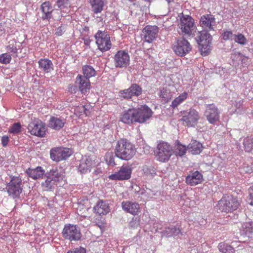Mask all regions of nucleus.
I'll list each match as a JSON object with an SVG mask.
<instances>
[{"instance_id": "obj_1", "label": "nucleus", "mask_w": 253, "mask_h": 253, "mask_svg": "<svg viewBox=\"0 0 253 253\" xmlns=\"http://www.w3.org/2000/svg\"><path fill=\"white\" fill-rule=\"evenodd\" d=\"M115 153L118 158H131L135 153V150L127 139H121L117 143Z\"/></svg>"}, {"instance_id": "obj_2", "label": "nucleus", "mask_w": 253, "mask_h": 253, "mask_svg": "<svg viewBox=\"0 0 253 253\" xmlns=\"http://www.w3.org/2000/svg\"><path fill=\"white\" fill-rule=\"evenodd\" d=\"M209 32L206 30L199 32L198 36L196 38L199 50L203 56L207 55L210 50V45L212 38Z\"/></svg>"}, {"instance_id": "obj_3", "label": "nucleus", "mask_w": 253, "mask_h": 253, "mask_svg": "<svg viewBox=\"0 0 253 253\" xmlns=\"http://www.w3.org/2000/svg\"><path fill=\"white\" fill-rule=\"evenodd\" d=\"M46 179L42 183V186L45 190H51L55 185L63 180V176L60 174L56 168L51 169L45 174Z\"/></svg>"}, {"instance_id": "obj_4", "label": "nucleus", "mask_w": 253, "mask_h": 253, "mask_svg": "<svg viewBox=\"0 0 253 253\" xmlns=\"http://www.w3.org/2000/svg\"><path fill=\"white\" fill-rule=\"evenodd\" d=\"M5 189L9 196L13 199L18 198L23 190L21 179L18 176H11Z\"/></svg>"}, {"instance_id": "obj_5", "label": "nucleus", "mask_w": 253, "mask_h": 253, "mask_svg": "<svg viewBox=\"0 0 253 253\" xmlns=\"http://www.w3.org/2000/svg\"><path fill=\"white\" fill-rule=\"evenodd\" d=\"M182 118L180 120L182 124L188 127H194L200 119L199 112L193 108L181 113Z\"/></svg>"}, {"instance_id": "obj_6", "label": "nucleus", "mask_w": 253, "mask_h": 253, "mask_svg": "<svg viewBox=\"0 0 253 253\" xmlns=\"http://www.w3.org/2000/svg\"><path fill=\"white\" fill-rule=\"evenodd\" d=\"M180 23L178 24L182 33L185 35L191 36L195 32L196 26L194 19L189 15L181 13L179 15Z\"/></svg>"}, {"instance_id": "obj_7", "label": "nucleus", "mask_w": 253, "mask_h": 253, "mask_svg": "<svg viewBox=\"0 0 253 253\" xmlns=\"http://www.w3.org/2000/svg\"><path fill=\"white\" fill-rule=\"evenodd\" d=\"M98 48L101 52L110 50L112 46L110 37L105 31L98 30L94 36Z\"/></svg>"}, {"instance_id": "obj_8", "label": "nucleus", "mask_w": 253, "mask_h": 253, "mask_svg": "<svg viewBox=\"0 0 253 253\" xmlns=\"http://www.w3.org/2000/svg\"><path fill=\"white\" fill-rule=\"evenodd\" d=\"M62 235L65 240L70 242L80 241L82 237L80 228L77 225L71 224L64 225Z\"/></svg>"}, {"instance_id": "obj_9", "label": "nucleus", "mask_w": 253, "mask_h": 253, "mask_svg": "<svg viewBox=\"0 0 253 253\" xmlns=\"http://www.w3.org/2000/svg\"><path fill=\"white\" fill-rule=\"evenodd\" d=\"M172 49L177 56L183 57L191 51L192 46L187 40L181 37L173 43Z\"/></svg>"}, {"instance_id": "obj_10", "label": "nucleus", "mask_w": 253, "mask_h": 253, "mask_svg": "<svg viewBox=\"0 0 253 253\" xmlns=\"http://www.w3.org/2000/svg\"><path fill=\"white\" fill-rule=\"evenodd\" d=\"M239 203L237 200L232 196L221 199L218 203V209L222 212H231L237 209Z\"/></svg>"}, {"instance_id": "obj_11", "label": "nucleus", "mask_w": 253, "mask_h": 253, "mask_svg": "<svg viewBox=\"0 0 253 253\" xmlns=\"http://www.w3.org/2000/svg\"><path fill=\"white\" fill-rule=\"evenodd\" d=\"M114 65L116 68H126L129 65L130 57L125 50H119L113 57Z\"/></svg>"}, {"instance_id": "obj_12", "label": "nucleus", "mask_w": 253, "mask_h": 253, "mask_svg": "<svg viewBox=\"0 0 253 253\" xmlns=\"http://www.w3.org/2000/svg\"><path fill=\"white\" fill-rule=\"evenodd\" d=\"M142 92V87L136 83L131 84L128 88L121 90L119 91L120 97L125 99H131L133 96L137 97Z\"/></svg>"}, {"instance_id": "obj_13", "label": "nucleus", "mask_w": 253, "mask_h": 253, "mask_svg": "<svg viewBox=\"0 0 253 253\" xmlns=\"http://www.w3.org/2000/svg\"><path fill=\"white\" fill-rule=\"evenodd\" d=\"M132 169L127 165H123L119 170L114 174L109 175L108 178L112 180H128L131 177Z\"/></svg>"}, {"instance_id": "obj_14", "label": "nucleus", "mask_w": 253, "mask_h": 253, "mask_svg": "<svg viewBox=\"0 0 253 253\" xmlns=\"http://www.w3.org/2000/svg\"><path fill=\"white\" fill-rule=\"evenodd\" d=\"M136 123H143L152 115V111L146 105L142 106L137 109L134 108Z\"/></svg>"}, {"instance_id": "obj_15", "label": "nucleus", "mask_w": 253, "mask_h": 253, "mask_svg": "<svg viewBox=\"0 0 253 253\" xmlns=\"http://www.w3.org/2000/svg\"><path fill=\"white\" fill-rule=\"evenodd\" d=\"M28 129L32 135L44 137L45 134V126L41 121L37 120L30 123Z\"/></svg>"}, {"instance_id": "obj_16", "label": "nucleus", "mask_w": 253, "mask_h": 253, "mask_svg": "<svg viewBox=\"0 0 253 253\" xmlns=\"http://www.w3.org/2000/svg\"><path fill=\"white\" fill-rule=\"evenodd\" d=\"M173 153V150L168 142L161 141L157 145L156 154L159 158H169Z\"/></svg>"}, {"instance_id": "obj_17", "label": "nucleus", "mask_w": 253, "mask_h": 253, "mask_svg": "<svg viewBox=\"0 0 253 253\" xmlns=\"http://www.w3.org/2000/svg\"><path fill=\"white\" fill-rule=\"evenodd\" d=\"M205 116L211 124H215L219 121V112L213 104L207 105L205 112Z\"/></svg>"}, {"instance_id": "obj_18", "label": "nucleus", "mask_w": 253, "mask_h": 253, "mask_svg": "<svg viewBox=\"0 0 253 253\" xmlns=\"http://www.w3.org/2000/svg\"><path fill=\"white\" fill-rule=\"evenodd\" d=\"M144 42L151 43L156 39L159 32V28L157 26L147 25L142 31Z\"/></svg>"}, {"instance_id": "obj_19", "label": "nucleus", "mask_w": 253, "mask_h": 253, "mask_svg": "<svg viewBox=\"0 0 253 253\" xmlns=\"http://www.w3.org/2000/svg\"><path fill=\"white\" fill-rule=\"evenodd\" d=\"M200 26L206 31H214L216 24L214 16L211 14L202 15L200 20Z\"/></svg>"}, {"instance_id": "obj_20", "label": "nucleus", "mask_w": 253, "mask_h": 253, "mask_svg": "<svg viewBox=\"0 0 253 253\" xmlns=\"http://www.w3.org/2000/svg\"><path fill=\"white\" fill-rule=\"evenodd\" d=\"M73 153L72 149L68 148L55 147L50 150V158H67Z\"/></svg>"}, {"instance_id": "obj_21", "label": "nucleus", "mask_w": 253, "mask_h": 253, "mask_svg": "<svg viewBox=\"0 0 253 253\" xmlns=\"http://www.w3.org/2000/svg\"><path fill=\"white\" fill-rule=\"evenodd\" d=\"M122 209L126 212L135 215L140 212V206L138 203L126 201L121 204Z\"/></svg>"}, {"instance_id": "obj_22", "label": "nucleus", "mask_w": 253, "mask_h": 253, "mask_svg": "<svg viewBox=\"0 0 253 253\" xmlns=\"http://www.w3.org/2000/svg\"><path fill=\"white\" fill-rule=\"evenodd\" d=\"M203 176L198 171L191 172L185 178L186 183L190 186H196L203 181Z\"/></svg>"}, {"instance_id": "obj_23", "label": "nucleus", "mask_w": 253, "mask_h": 253, "mask_svg": "<svg viewBox=\"0 0 253 253\" xmlns=\"http://www.w3.org/2000/svg\"><path fill=\"white\" fill-rule=\"evenodd\" d=\"M76 83L78 84L79 90L83 94L86 93L90 88L89 80L81 75L76 77Z\"/></svg>"}, {"instance_id": "obj_24", "label": "nucleus", "mask_w": 253, "mask_h": 253, "mask_svg": "<svg viewBox=\"0 0 253 253\" xmlns=\"http://www.w3.org/2000/svg\"><path fill=\"white\" fill-rule=\"evenodd\" d=\"M94 212L99 215H105L110 211L109 204L101 200H99L93 207Z\"/></svg>"}, {"instance_id": "obj_25", "label": "nucleus", "mask_w": 253, "mask_h": 253, "mask_svg": "<svg viewBox=\"0 0 253 253\" xmlns=\"http://www.w3.org/2000/svg\"><path fill=\"white\" fill-rule=\"evenodd\" d=\"M134 108L129 109L122 114L120 121L125 124H131L136 123Z\"/></svg>"}, {"instance_id": "obj_26", "label": "nucleus", "mask_w": 253, "mask_h": 253, "mask_svg": "<svg viewBox=\"0 0 253 253\" xmlns=\"http://www.w3.org/2000/svg\"><path fill=\"white\" fill-rule=\"evenodd\" d=\"M41 10L42 15V19L43 20H49L52 17L53 9L51 3L49 1L43 2L41 5Z\"/></svg>"}, {"instance_id": "obj_27", "label": "nucleus", "mask_w": 253, "mask_h": 253, "mask_svg": "<svg viewBox=\"0 0 253 253\" xmlns=\"http://www.w3.org/2000/svg\"><path fill=\"white\" fill-rule=\"evenodd\" d=\"M162 236L171 237L172 236H182L183 233L181 230L173 225H170L165 228V230L161 232Z\"/></svg>"}, {"instance_id": "obj_28", "label": "nucleus", "mask_w": 253, "mask_h": 253, "mask_svg": "<svg viewBox=\"0 0 253 253\" xmlns=\"http://www.w3.org/2000/svg\"><path fill=\"white\" fill-rule=\"evenodd\" d=\"M27 175L33 179H37L42 178L44 174V171L42 167H38L35 169H28L26 170Z\"/></svg>"}, {"instance_id": "obj_29", "label": "nucleus", "mask_w": 253, "mask_h": 253, "mask_svg": "<svg viewBox=\"0 0 253 253\" xmlns=\"http://www.w3.org/2000/svg\"><path fill=\"white\" fill-rule=\"evenodd\" d=\"M65 123L64 120L52 117L49 121L48 126L55 130H60L64 126Z\"/></svg>"}, {"instance_id": "obj_30", "label": "nucleus", "mask_w": 253, "mask_h": 253, "mask_svg": "<svg viewBox=\"0 0 253 253\" xmlns=\"http://www.w3.org/2000/svg\"><path fill=\"white\" fill-rule=\"evenodd\" d=\"M39 67L45 73H50L53 70V64L48 59H41L38 61Z\"/></svg>"}, {"instance_id": "obj_31", "label": "nucleus", "mask_w": 253, "mask_h": 253, "mask_svg": "<svg viewBox=\"0 0 253 253\" xmlns=\"http://www.w3.org/2000/svg\"><path fill=\"white\" fill-rule=\"evenodd\" d=\"M202 144L199 142L193 140L188 145V150L191 152L192 154H199L202 150Z\"/></svg>"}, {"instance_id": "obj_32", "label": "nucleus", "mask_w": 253, "mask_h": 253, "mask_svg": "<svg viewBox=\"0 0 253 253\" xmlns=\"http://www.w3.org/2000/svg\"><path fill=\"white\" fill-rule=\"evenodd\" d=\"M90 3L94 13L101 12L104 6V0H90Z\"/></svg>"}, {"instance_id": "obj_33", "label": "nucleus", "mask_w": 253, "mask_h": 253, "mask_svg": "<svg viewBox=\"0 0 253 253\" xmlns=\"http://www.w3.org/2000/svg\"><path fill=\"white\" fill-rule=\"evenodd\" d=\"M91 165L90 159H81L78 169L81 173L86 172L89 170Z\"/></svg>"}, {"instance_id": "obj_34", "label": "nucleus", "mask_w": 253, "mask_h": 253, "mask_svg": "<svg viewBox=\"0 0 253 253\" xmlns=\"http://www.w3.org/2000/svg\"><path fill=\"white\" fill-rule=\"evenodd\" d=\"M175 144L173 155L177 157H182L187 151L186 146L182 145L179 141H177Z\"/></svg>"}, {"instance_id": "obj_35", "label": "nucleus", "mask_w": 253, "mask_h": 253, "mask_svg": "<svg viewBox=\"0 0 253 253\" xmlns=\"http://www.w3.org/2000/svg\"><path fill=\"white\" fill-rule=\"evenodd\" d=\"M242 230L244 234L249 237L253 234V221H248L242 225Z\"/></svg>"}, {"instance_id": "obj_36", "label": "nucleus", "mask_w": 253, "mask_h": 253, "mask_svg": "<svg viewBox=\"0 0 253 253\" xmlns=\"http://www.w3.org/2000/svg\"><path fill=\"white\" fill-rule=\"evenodd\" d=\"M83 72L84 74L83 77L89 79L90 78L95 75L96 72L94 68L90 65H84L83 67Z\"/></svg>"}, {"instance_id": "obj_37", "label": "nucleus", "mask_w": 253, "mask_h": 253, "mask_svg": "<svg viewBox=\"0 0 253 253\" xmlns=\"http://www.w3.org/2000/svg\"><path fill=\"white\" fill-rule=\"evenodd\" d=\"M6 49L7 52L11 53V55L13 57L17 56L18 49L16 46V42L15 40H12L8 42Z\"/></svg>"}, {"instance_id": "obj_38", "label": "nucleus", "mask_w": 253, "mask_h": 253, "mask_svg": "<svg viewBox=\"0 0 253 253\" xmlns=\"http://www.w3.org/2000/svg\"><path fill=\"white\" fill-rule=\"evenodd\" d=\"M219 251L222 253H235L234 248L223 242L220 243L218 245Z\"/></svg>"}, {"instance_id": "obj_39", "label": "nucleus", "mask_w": 253, "mask_h": 253, "mask_svg": "<svg viewBox=\"0 0 253 253\" xmlns=\"http://www.w3.org/2000/svg\"><path fill=\"white\" fill-rule=\"evenodd\" d=\"M244 146L246 152H250L253 150V137H247L244 139Z\"/></svg>"}, {"instance_id": "obj_40", "label": "nucleus", "mask_w": 253, "mask_h": 253, "mask_svg": "<svg viewBox=\"0 0 253 253\" xmlns=\"http://www.w3.org/2000/svg\"><path fill=\"white\" fill-rule=\"evenodd\" d=\"M187 97V93L184 92L178 97L175 98L172 102L171 106L173 108L177 107L180 103L183 101Z\"/></svg>"}, {"instance_id": "obj_41", "label": "nucleus", "mask_w": 253, "mask_h": 253, "mask_svg": "<svg viewBox=\"0 0 253 253\" xmlns=\"http://www.w3.org/2000/svg\"><path fill=\"white\" fill-rule=\"evenodd\" d=\"M142 171L144 174L147 176H154L156 174L155 169L152 166H144Z\"/></svg>"}, {"instance_id": "obj_42", "label": "nucleus", "mask_w": 253, "mask_h": 253, "mask_svg": "<svg viewBox=\"0 0 253 253\" xmlns=\"http://www.w3.org/2000/svg\"><path fill=\"white\" fill-rule=\"evenodd\" d=\"M55 6L60 9L66 8L70 6L69 0H57Z\"/></svg>"}, {"instance_id": "obj_43", "label": "nucleus", "mask_w": 253, "mask_h": 253, "mask_svg": "<svg viewBox=\"0 0 253 253\" xmlns=\"http://www.w3.org/2000/svg\"><path fill=\"white\" fill-rule=\"evenodd\" d=\"M234 41L236 42L244 45L246 44L247 40L246 37L242 34L234 35Z\"/></svg>"}, {"instance_id": "obj_44", "label": "nucleus", "mask_w": 253, "mask_h": 253, "mask_svg": "<svg viewBox=\"0 0 253 253\" xmlns=\"http://www.w3.org/2000/svg\"><path fill=\"white\" fill-rule=\"evenodd\" d=\"M21 131V126L20 123H14L10 128L9 132L13 134H18Z\"/></svg>"}, {"instance_id": "obj_45", "label": "nucleus", "mask_w": 253, "mask_h": 253, "mask_svg": "<svg viewBox=\"0 0 253 253\" xmlns=\"http://www.w3.org/2000/svg\"><path fill=\"white\" fill-rule=\"evenodd\" d=\"M11 55L8 53H3L0 55V62L3 64H8L11 60Z\"/></svg>"}, {"instance_id": "obj_46", "label": "nucleus", "mask_w": 253, "mask_h": 253, "mask_svg": "<svg viewBox=\"0 0 253 253\" xmlns=\"http://www.w3.org/2000/svg\"><path fill=\"white\" fill-rule=\"evenodd\" d=\"M160 97L165 98L168 101L171 97L170 92L169 90L163 88L160 91Z\"/></svg>"}, {"instance_id": "obj_47", "label": "nucleus", "mask_w": 253, "mask_h": 253, "mask_svg": "<svg viewBox=\"0 0 253 253\" xmlns=\"http://www.w3.org/2000/svg\"><path fill=\"white\" fill-rule=\"evenodd\" d=\"M222 38L224 40H232V37L234 36L233 33L231 31H227L224 32L222 34Z\"/></svg>"}, {"instance_id": "obj_48", "label": "nucleus", "mask_w": 253, "mask_h": 253, "mask_svg": "<svg viewBox=\"0 0 253 253\" xmlns=\"http://www.w3.org/2000/svg\"><path fill=\"white\" fill-rule=\"evenodd\" d=\"M249 196L248 197L249 204L253 206V186H251L248 189Z\"/></svg>"}, {"instance_id": "obj_49", "label": "nucleus", "mask_w": 253, "mask_h": 253, "mask_svg": "<svg viewBox=\"0 0 253 253\" xmlns=\"http://www.w3.org/2000/svg\"><path fill=\"white\" fill-rule=\"evenodd\" d=\"M74 253H86V250L85 248L80 247L73 249Z\"/></svg>"}, {"instance_id": "obj_50", "label": "nucleus", "mask_w": 253, "mask_h": 253, "mask_svg": "<svg viewBox=\"0 0 253 253\" xmlns=\"http://www.w3.org/2000/svg\"><path fill=\"white\" fill-rule=\"evenodd\" d=\"M64 32V28L61 26L58 27L56 29L55 35L58 36H60L63 35Z\"/></svg>"}, {"instance_id": "obj_51", "label": "nucleus", "mask_w": 253, "mask_h": 253, "mask_svg": "<svg viewBox=\"0 0 253 253\" xmlns=\"http://www.w3.org/2000/svg\"><path fill=\"white\" fill-rule=\"evenodd\" d=\"M9 141L8 137L7 136H3L1 138V143L3 146H7Z\"/></svg>"}, {"instance_id": "obj_52", "label": "nucleus", "mask_w": 253, "mask_h": 253, "mask_svg": "<svg viewBox=\"0 0 253 253\" xmlns=\"http://www.w3.org/2000/svg\"><path fill=\"white\" fill-rule=\"evenodd\" d=\"M77 87L73 84H69L68 87V90L69 92L72 93H75L76 92Z\"/></svg>"}, {"instance_id": "obj_53", "label": "nucleus", "mask_w": 253, "mask_h": 253, "mask_svg": "<svg viewBox=\"0 0 253 253\" xmlns=\"http://www.w3.org/2000/svg\"><path fill=\"white\" fill-rule=\"evenodd\" d=\"M114 160L115 159H105L108 165L111 166H114L116 165Z\"/></svg>"}, {"instance_id": "obj_54", "label": "nucleus", "mask_w": 253, "mask_h": 253, "mask_svg": "<svg viewBox=\"0 0 253 253\" xmlns=\"http://www.w3.org/2000/svg\"><path fill=\"white\" fill-rule=\"evenodd\" d=\"M243 100H240L239 102H236V107L237 108H240V107L243 105Z\"/></svg>"}, {"instance_id": "obj_55", "label": "nucleus", "mask_w": 253, "mask_h": 253, "mask_svg": "<svg viewBox=\"0 0 253 253\" xmlns=\"http://www.w3.org/2000/svg\"><path fill=\"white\" fill-rule=\"evenodd\" d=\"M0 32L3 33L4 32V29L2 24H0Z\"/></svg>"}, {"instance_id": "obj_56", "label": "nucleus", "mask_w": 253, "mask_h": 253, "mask_svg": "<svg viewBox=\"0 0 253 253\" xmlns=\"http://www.w3.org/2000/svg\"><path fill=\"white\" fill-rule=\"evenodd\" d=\"M66 253H74V251L73 249L69 250Z\"/></svg>"}, {"instance_id": "obj_57", "label": "nucleus", "mask_w": 253, "mask_h": 253, "mask_svg": "<svg viewBox=\"0 0 253 253\" xmlns=\"http://www.w3.org/2000/svg\"><path fill=\"white\" fill-rule=\"evenodd\" d=\"M84 43L86 45H88L89 43V40H85L84 41Z\"/></svg>"}, {"instance_id": "obj_58", "label": "nucleus", "mask_w": 253, "mask_h": 253, "mask_svg": "<svg viewBox=\"0 0 253 253\" xmlns=\"http://www.w3.org/2000/svg\"><path fill=\"white\" fill-rule=\"evenodd\" d=\"M169 159H161V161L162 162H167Z\"/></svg>"}, {"instance_id": "obj_59", "label": "nucleus", "mask_w": 253, "mask_h": 253, "mask_svg": "<svg viewBox=\"0 0 253 253\" xmlns=\"http://www.w3.org/2000/svg\"><path fill=\"white\" fill-rule=\"evenodd\" d=\"M54 161H55L56 162H58L59 161H60V160H61V159H52Z\"/></svg>"}, {"instance_id": "obj_60", "label": "nucleus", "mask_w": 253, "mask_h": 253, "mask_svg": "<svg viewBox=\"0 0 253 253\" xmlns=\"http://www.w3.org/2000/svg\"><path fill=\"white\" fill-rule=\"evenodd\" d=\"M169 3L170 2L173 1V0H166Z\"/></svg>"}, {"instance_id": "obj_61", "label": "nucleus", "mask_w": 253, "mask_h": 253, "mask_svg": "<svg viewBox=\"0 0 253 253\" xmlns=\"http://www.w3.org/2000/svg\"><path fill=\"white\" fill-rule=\"evenodd\" d=\"M145 1H147V2H151V0H144Z\"/></svg>"}, {"instance_id": "obj_62", "label": "nucleus", "mask_w": 253, "mask_h": 253, "mask_svg": "<svg viewBox=\"0 0 253 253\" xmlns=\"http://www.w3.org/2000/svg\"><path fill=\"white\" fill-rule=\"evenodd\" d=\"M246 171L248 172H250L249 170H247Z\"/></svg>"}]
</instances>
